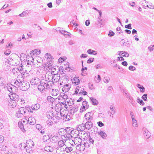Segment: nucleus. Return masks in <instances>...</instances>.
<instances>
[{"label":"nucleus","instance_id":"37","mask_svg":"<svg viewBox=\"0 0 154 154\" xmlns=\"http://www.w3.org/2000/svg\"><path fill=\"white\" fill-rule=\"evenodd\" d=\"M18 111L20 112V115L22 114V115H23V114H25L26 112L24 107H21V108H19V110Z\"/></svg>","mask_w":154,"mask_h":154},{"label":"nucleus","instance_id":"5","mask_svg":"<svg viewBox=\"0 0 154 154\" xmlns=\"http://www.w3.org/2000/svg\"><path fill=\"white\" fill-rule=\"evenodd\" d=\"M20 87L22 90L26 91L29 88V84L28 82H24L21 84V85H20Z\"/></svg>","mask_w":154,"mask_h":154},{"label":"nucleus","instance_id":"63","mask_svg":"<svg viewBox=\"0 0 154 154\" xmlns=\"http://www.w3.org/2000/svg\"><path fill=\"white\" fill-rule=\"evenodd\" d=\"M54 82L52 81L49 82H47L48 84H49V87L51 88V87H52L53 85H54Z\"/></svg>","mask_w":154,"mask_h":154},{"label":"nucleus","instance_id":"55","mask_svg":"<svg viewBox=\"0 0 154 154\" xmlns=\"http://www.w3.org/2000/svg\"><path fill=\"white\" fill-rule=\"evenodd\" d=\"M129 99L130 100L129 102L133 105L134 102V100H133V98L132 97H129Z\"/></svg>","mask_w":154,"mask_h":154},{"label":"nucleus","instance_id":"64","mask_svg":"<svg viewBox=\"0 0 154 154\" xmlns=\"http://www.w3.org/2000/svg\"><path fill=\"white\" fill-rule=\"evenodd\" d=\"M16 116H17L18 118H19L21 117L23 115L22 114L20 115V112L19 111H18L16 113Z\"/></svg>","mask_w":154,"mask_h":154},{"label":"nucleus","instance_id":"13","mask_svg":"<svg viewBox=\"0 0 154 154\" xmlns=\"http://www.w3.org/2000/svg\"><path fill=\"white\" fill-rule=\"evenodd\" d=\"M78 133L76 134L75 135V137H73V138H74V140H72V141H73L74 142V143L77 145H77L78 144H77V141H78L79 143H80V142H82L81 139L80 138V137H78Z\"/></svg>","mask_w":154,"mask_h":154},{"label":"nucleus","instance_id":"4","mask_svg":"<svg viewBox=\"0 0 154 154\" xmlns=\"http://www.w3.org/2000/svg\"><path fill=\"white\" fill-rule=\"evenodd\" d=\"M83 128H82V131L84 130L85 129L89 130L93 127V124L91 121L87 122L85 125H82Z\"/></svg>","mask_w":154,"mask_h":154},{"label":"nucleus","instance_id":"59","mask_svg":"<svg viewBox=\"0 0 154 154\" xmlns=\"http://www.w3.org/2000/svg\"><path fill=\"white\" fill-rule=\"evenodd\" d=\"M97 123L98 125L100 127L103 126L104 125V124L101 121L98 122Z\"/></svg>","mask_w":154,"mask_h":154},{"label":"nucleus","instance_id":"22","mask_svg":"<svg viewBox=\"0 0 154 154\" xmlns=\"http://www.w3.org/2000/svg\"><path fill=\"white\" fill-rule=\"evenodd\" d=\"M78 110V107H73L70 110V113L71 114L73 115L75 114V113L77 112Z\"/></svg>","mask_w":154,"mask_h":154},{"label":"nucleus","instance_id":"56","mask_svg":"<svg viewBox=\"0 0 154 154\" xmlns=\"http://www.w3.org/2000/svg\"><path fill=\"white\" fill-rule=\"evenodd\" d=\"M128 69L132 71H134L136 70L135 67L132 66H129Z\"/></svg>","mask_w":154,"mask_h":154},{"label":"nucleus","instance_id":"62","mask_svg":"<svg viewBox=\"0 0 154 154\" xmlns=\"http://www.w3.org/2000/svg\"><path fill=\"white\" fill-rule=\"evenodd\" d=\"M36 128L38 130H41L42 126L40 124H37L36 125Z\"/></svg>","mask_w":154,"mask_h":154},{"label":"nucleus","instance_id":"40","mask_svg":"<svg viewBox=\"0 0 154 154\" xmlns=\"http://www.w3.org/2000/svg\"><path fill=\"white\" fill-rule=\"evenodd\" d=\"M15 101H13L12 100H10L8 101V105H10V104L11 106H14L15 105L16 102Z\"/></svg>","mask_w":154,"mask_h":154},{"label":"nucleus","instance_id":"50","mask_svg":"<svg viewBox=\"0 0 154 154\" xmlns=\"http://www.w3.org/2000/svg\"><path fill=\"white\" fill-rule=\"evenodd\" d=\"M33 109L32 107V106L31 107L29 106L28 107L27 110L29 112H30L31 113H32L33 112Z\"/></svg>","mask_w":154,"mask_h":154},{"label":"nucleus","instance_id":"39","mask_svg":"<svg viewBox=\"0 0 154 154\" xmlns=\"http://www.w3.org/2000/svg\"><path fill=\"white\" fill-rule=\"evenodd\" d=\"M59 31L60 32L63 34L64 35H69L68 34L69 33V32L65 30H59Z\"/></svg>","mask_w":154,"mask_h":154},{"label":"nucleus","instance_id":"31","mask_svg":"<svg viewBox=\"0 0 154 154\" xmlns=\"http://www.w3.org/2000/svg\"><path fill=\"white\" fill-rule=\"evenodd\" d=\"M47 100L48 102H50L52 103H53L55 100L54 99L50 96L48 97Z\"/></svg>","mask_w":154,"mask_h":154},{"label":"nucleus","instance_id":"43","mask_svg":"<svg viewBox=\"0 0 154 154\" xmlns=\"http://www.w3.org/2000/svg\"><path fill=\"white\" fill-rule=\"evenodd\" d=\"M52 66L50 64H45L44 65V68L45 67H47L48 68H47V70H49L51 68Z\"/></svg>","mask_w":154,"mask_h":154},{"label":"nucleus","instance_id":"61","mask_svg":"<svg viewBox=\"0 0 154 154\" xmlns=\"http://www.w3.org/2000/svg\"><path fill=\"white\" fill-rule=\"evenodd\" d=\"M114 33L112 31H110L108 34V35L109 36H112L114 35Z\"/></svg>","mask_w":154,"mask_h":154},{"label":"nucleus","instance_id":"2","mask_svg":"<svg viewBox=\"0 0 154 154\" xmlns=\"http://www.w3.org/2000/svg\"><path fill=\"white\" fill-rule=\"evenodd\" d=\"M65 131L66 133V134L68 138H69L70 137H74L75 135L77 134H79L78 131H74L73 129L72 128L70 127H67L65 129Z\"/></svg>","mask_w":154,"mask_h":154},{"label":"nucleus","instance_id":"34","mask_svg":"<svg viewBox=\"0 0 154 154\" xmlns=\"http://www.w3.org/2000/svg\"><path fill=\"white\" fill-rule=\"evenodd\" d=\"M38 89L41 91H45V87L43 86V85L42 84H40L38 85Z\"/></svg>","mask_w":154,"mask_h":154},{"label":"nucleus","instance_id":"36","mask_svg":"<svg viewBox=\"0 0 154 154\" xmlns=\"http://www.w3.org/2000/svg\"><path fill=\"white\" fill-rule=\"evenodd\" d=\"M87 52L88 54H93V52H95V53L94 54V55H96L97 54V52L96 51L94 50H92L91 49H88L87 51Z\"/></svg>","mask_w":154,"mask_h":154},{"label":"nucleus","instance_id":"38","mask_svg":"<svg viewBox=\"0 0 154 154\" xmlns=\"http://www.w3.org/2000/svg\"><path fill=\"white\" fill-rule=\"evenodd\" d=\"M61 112L60 113L59 112H58V113H56L55 115V118L58 120L60 119L61 116Z\"/></svg>","mask_w":154,"mask_h":154},{"label":"nucleus","instance_id":"11","mask_svg":"<svg viewBox=\"0 0 154 154\" xmlns=\"http://www.w3.org/2000/svg\"><path fill=\"white\" fill-rule=\"evenodd\" d=\"M142 131L144 137L146 139H148L150 136L149 132L145 128H143Z\"/></svg>","mask_w":154,"mask_h":154},{"label":"nucleus","instance_id":"8","mask_svg":"<svg viewBox=\"0 0 154 154\" xmlns=\"http://www.w3.org/2000/svg\"><path fill=\"white\" fill-rule=\"evenodd\" d=\"M4 140V137L0 135V149L2 151H5L6 150V146L3 145L2 143Z\"/></svg>","mask_w":154,"mask_h":154},{"label":"nucleus","instance_id":"26","mask_svg":"<svg viewBox=\"0 0 154 154\" xmlns=\"http://www.w3.org/2000/svg\"><path fill=\"white\" fill-rule=\"evenodd\" d=\"M90 99L93 105H96L98 104V101L94 97H90Z\"/></svg>","mask_w":154,"mask_h":154},{"label":"nucleus","instance_id":"28","mask_svg":"<svg viewBox=\"0 0 154 154\" xmlns=\"http://www.w3.org/2000/svg\"><path fill=\"white\" fill-rule=\"evenodd\" d=\"M62 106L60 104H57L55 106V109L57 112L58 111H61L62 110Z\"/></svg>","mask_w":154,"mask_h":154},{"label":"nucleus","instance_id":"49","mask_svg":"<svg viewBox=\"0 0 154 154\" xmlns=\"http://www.w3.org/2000/svg\"><path fill=\"white\" fill-rule=\"evenodd\" d=\"M94 58H90L88 60L87 63H90L94 61Z\"/></svg>","mask_w":154,"mask_h":154},{"label":"nucleus","instance_id":"33","mask_svg":"<svg viewBox=\"0 0 154 154\" xmlns=\"http://www.w3.org/2000/svg\"><path fill=\"white\" fill-rule=\"evenodd\" d=\"M80 80L77 78H75L73 79L72 83L76 85H78L80 83Z\"/></svg>","mask_w":154,"mask_h":154},{"label":"nucleus","instance_id":"23","mask_svg":"<svg viewBox=\"0 0 154 154\" xmlns=\"http://www.w3.org/2000/svg\"><path fill=\"white\" fill-rule=\"evenodd\" d=\"M74 99L71 98H69L68 99H67V100L66 102H67L69 106H71L74 104Z\"/></svg>","mask_w":154,"mask_h":154},{"label":"nucleus","instance_id":"18","mask_svg":"<svg viewBox=\"0 0 154 154\" xmlns=\"http://www.w3.org/2000/svg\"><path fill=\"white\" fill-rule=\"evenodd\" d=\"M85 117L87 121H90L93 120V117L91 115H90V113H87L85 116Z\"/></svg>","mask_w":154,"mask_h":154},{"label":"nucleus","instance_id":"53","mask_svg":"<svg viewBox=\"0 0 154 154\" xmlns=\"http://www.w3.org/2000/svg\"><path fill=\"white\" fill-rule=\"evenodd\" d=\"M47 123L49 125H52L53 122L50 120H48L47 121Z\"/></svg>","mask_w":154,"mask_h":154},{"label":"nucleus","instance_id":"12","mask_svg":"<svg viewBox=\"0 0 154 154\" xmlns=\"http://www.w3.org/2000/svg\"><path fill=\"white\" fill-rule=\"evenodd\" d=\"M61 78L60 77V75L59 74H54V75L52 76V78L51 80L52 81L54 82H56Z\"/></svg>","mask_w":154,"mask_h":154},{"label":"nucleus","instance_id":"27","mask_svg":"<svg viewBox=\"0 0 154 154\" xmlns=\"http://www.w3.org/2000/svg\"><path fill=\"white\" fill-rule=\"evenodd\" d=\"M59 133L61 135L64 136V137L65 135H66V137H67V135L66 134L65 129H63L62 128L60 129L59 130Z\"/></svg>","mask_w":154,"mask_h":154},{"label":"nucleus","instance_id":"9","mask_svg":"<svg viewBox=\"0 0 154 154\" xmlns=\"http://www.w3.org/2000/svg\"><path fill=\"white\" fill-rule=\"evenodd\" d=\"M30 52L31 53L30 54V55L31 57H30V58L33 60L34 59L32 57V55H34L35 54L37 55H38L41 53V51L40 50H38V49H35L32 51H31Z\"/></svg>","mask_w":154,"mask_h":154},{"label":"nucleus","instance_id":"21","mask_svg":"<svg viewBox=\"0 0 154 154\" xmlns=\"http://www.w3.org/2000/svg\"><path fill=\"white\" fill-rule=\"evenodd\" d=\"M83 110H82V111H84L85 109H86L88 107V102L86 101H84L82 103Z\"/></svg>","mask_w":154,"mask_h":154},{"label":"nucleus","instance_id":"60","mask_svg":"<svg viewBox=\"0 0 154 154\" xmlns=\"http://www.w3.org/2000/svg\"><path fill=\"white\" fill-rule=\"evenodd\" d=\"M122 92L123 93L125 94H124L125 95H126L128 94V93L126 90L125 89H122Z\"/></svg>","mask_w":154,"mask_h":154},{"label":"nucleus","instance_id":"16","mask_svg":"<svg viewBox=\"0 0 154 154\" xmlns=\"http://www.w3.org/2000/svg\"><path fill=\"white\" fill-rule=\"evenodd\" d=\"M40 82L39 79L37 77H35L32 79L30 83L32 85H37Z\"/></svg>","mask_w":154,"mask_h":154},{"label":"nucleus","instance_id":"3","mask_svg":"<svg viewBox=\"0 0 154 154\" xmlns=\"http://www.w3.org/2000/svg\"><path fill=\"white\" fill-rule=\"evenodd\" d=\"M25 75V74H23V75H19L17 78L16 81L14 82V84L15 85H16L18 87H20V85H21V84H22L24 82V76Z\"/></svg>","mask_w":154,"mask_h":154},{"label":"nucleus","instance_id":"46","mask_svg":"<svg viewBox=\"0 0 154 154\" xmlns=\"http://www.w3.org/2000/svg\"><path fill=\"white\" fill-rule=\"evenodd\" d=\"M62 98H63L64 100L66 101L65 102H66V101L67 100V99H68L67 95L65 94H63V95H62Z\"/></svg>","mask_w":154,"mask_h":154},{"label":"nucleus","instance_id":"54","mask_svg":"<svg viewBox=\"0 0 154 154\" xmlns=\"http://www.w3.org/2000/svg\"><path fill=\"white\" fill-rule=\"evenodd\" d=\"M125 27L126 28L131 29H132L131 24V23H130L128 25H126L125 26Z\"/></svg>","mask_w":154,"mask_h":154},{"label":"nucleus","instance_id":"29","mask_svg":"<svg viewBox=\"0 0 154 154\" xmlns=\"http://www.w3.org/2000/svg\"><path fill=\"white\" fill-rule=\"evenodd\" d=\"M50 136L45 135L43 136V142L46 143V142H48L50 138Z\"/></svg>","mask_w":154,"mask_h":154},{"label":"nucleus","instance_id":"24","mask_svg":"<svg viewBox=\"0 0 154 154\" xmlns=\"http://www.w3.org/2000/svg\"><path fill=\"white\" fill-rule=\"evenodd\" d=\"M98 134L100 135L101 137L103 139H105L107 137V135L106 134L104 131H100L98 132Z\"/></svg>","mask_w":154,"mask_h":154},{"label":"nucleus","instance_id":"48","mask_svg":"<svg viewBox=\"0 0 154 154\" xmlns=\"http://www.w3.org/2000/svg\"><path fill=\"white\" fill-rule=\"evenodd\" d=\"M142 98L144 101H146L147 100V94H144L142 96Z\"/></svg>","mask_w":154,"mask_h":154},{"label":"nucleus","instance_id":"20","mask_svg":"<svg viewBox=\"0 0 154 154\" xmlns=\"http://www.w3.org/2000/svg\"><path fill=\"white\" fill-rule=\"evenodd\" d=\"M81 142H80V143L78 144L76 149L79 148L80 150H83L85 148V146L84 143H82Z\"/></svg>","mask_w":154,"mask_h":154},{"label":"nucleus","instance_id":"42","mask_svg":"<svg viewBox=\"0 0 154 154\" xmlns=\"http://www.w3.org/2000/svg\"><path fill=\"white\" fill-rule=\"evenodd\" d=\"M65 151L67 152H69L73 150V149L72 147H66L65 149Z\"/></svg>","mask_w":154,"mask_h":154},{"label":"nucleus","instance_id":"51","mask_svg":"<svg viewBox=\"0 0 154 154\" xmlns=\"http://www.w3.org/2000/svg\"><path fill=\"white\" fill-rule=\"evenodd\" d=\"M110 109L111 110V112H110V114L112 115H113L115 114V111L114 110V109L113 108V107H110Z\"/></svg>","mask_w":154,"mask_h":154},{"label":"nucleus","instance_id":"17","mask_svg":"<svg viewBox=\"0 0 154 154\" xmlns=\"http://www.w3.org/2000/svg\"><path fill=\"white\" fill-rule=\"evenodd\" d=\"M46 115L47 118L49 119H52L54 115L53 112L51 111H47L46 113Z\"/></svg>","mask_w":154,"mask_h":154},{"label":"nucleus","instance_id":"10","mask_svg":"<svg viewBox=\"0 0 154 154\" xmlns=\"http://www.w3.org/2000/svg\"><path fill=\"white\" fill-rule=\"evenodd\" d=\"M40 83L42 84L43 86L45 87V89H51V88L49 87V84H48L47 82L46 81L44 80V79L41 80L40 81Z\"/></svg>","mask_w":154,"mask_h":154},{"label":"nucleus","instance_id":"58","mask_svg":"<svg viewBox=\"0 0 154 154\" xmlns=\"http://www.w3.org/2000/svg\"><path fill=\"white\" fill-rule=\"evenodd\" d=\"M148 49L150 51H152L154 49V45H151L148 47Z\"/></svg>","mask_w":154,"mask_h":154},{"label":"nucleus","instance_id":"25","mask_svg":"<svg viewBox=\"0 0 154 154\" xmlns=\"http://www.w3.org/2000/svg\"><path fill=\"white\" fill-rule=\"evenodd\" d=\"M44 150L48 152H52L53 151V149L50 146H46L44 148Z\"/></svg>","mask_w":154,"mask_h":154},{"label":"nucleus","instance_id":"14","mask_svg":"<svg viewBox=\"0 0 154 154\" xmlns=\"http://www.w3.org/2000/svg\"><path fill=\"white\" fill-rule=\"evenodd\" d=\"M8 90L11 93L14 92L17 87L11 84H8Z\"/></svg>","mask_w":154,"mask_h":154},{"label":"nucleus","instance_id":"19","mask_svg":"<svg viewBox=\"0 0 154 154\" xmlns=\"http://www.w3.org/2000/svg\"><path fill=\"white\" fill-rule=\"evenodd\" d=\"M28 122L31 125H34L35 123V120L34 118L30 117L28 120Z\"/></svg>","mask_w":154,"mask_h":154},{"label":"nucleus","instance_id":"41","mask_svg":"<svg viewBox=\"0 0 154 154\" xmlns=\"http://www.w3.org/2000/svg\"><path fill=\"white\" fill-rule=\"evenodd\" d=\"M137 102L141 105L143 106L144 104V103L143 102L142 100L140 99L139 97L137 98Z\"/></svg>","mask_w":154,"mask_h":154},{"label":"nucleus","instance_id":"7","mask_svg":"<svg viewBox=\"0 0 154 154\" xmlns=\"http://www.w3.org/2000/svg\"><path fill=\"white\" fill-rule=\"evenodd\" d=\"M9 96L10 99L13 101H18L19 100V95L17 94L14 93V92L11 93V95H9Z\"/></svg>","mask_w":154,"mask_h":154},{"label":"nucleus","instance_id":"6","mask_svg":"<svg viewBox=\"0 0 154 154\" xmlns=\"http://www.w3.org/2000/svg\"><path fill=\"white\" fill-rule=\"evenodd\" d=\"M84 90V88L82 86H77L75 89L74 94H78L79 92V94H82V93Z\"/></svg>","mask_w":154,"mask_h":154},{"label":"nucleus","instance_id":"1","mask_svg":"<svg viewBox=\"0 0 154 154\" xmlns=\"http://www.w3.org/2000/svg\"><path fill=\"white\" fill-rule=\"evenodd\" d=\"M30 143H28V141L26 142L27 144L23 143L22 145L24 146V148L26 150V151L28 153H31L32 152V150L34 146V143L32 140L29 141Z\"/></svg>","mask_w":154,"mask_h":154},{"label":"nucleus","instance_id":"44","mask_svg":"<svg viewBox=\"0 0 154 154\" xmlns=\"http://www.w3.org/2000/svg\"><path fill=\"white\" fill-rule=\"evenodd\" d=\"M64 145V142L62 140L59 141L58 143V145L59 146L62 147Z\"/></svg>","mask_w":154,"mask_h":154},{"label":"nucleus","instance_id":"32","mask_svg":"<svg viewBox=\"0 0 154 154\" xmlns=\"http://www.w3.org/2000/svg\"><path fill=\"white\" fill-rule=\"evenodd\" d=\"M18 125L19 127L20 128V129L23 132H24L25 131V130L23 127V124L22 122H19L18 123Z\"/></svg>","mask_w":154,"mask_h":154},{"label":"nucleus","instance_id":"35","mask_svg":"<svg viewBox=\"0 0 154 154\" xmlns=\"http://www.w3.org/2000/svg\"><path fill=\"white\" fill-rule=\"evenodd\" d=\"M37 62L35 63V64L34 63L35 66L36 67L40 68L41 66L42 65V63L40 61H38V60H37Z\"/></svg>","mask_w":154,"mask_h":154},{"label":"nucleus","instance_id":"30","mask_svg":"<svg viewBox=\"0 0 154 154\" xmlns=\"http://www.w3.org/2000/svg\"><path fill=\"white\" fill-rule=\"evenodd\" d=\"M32 107L33 109L34 110H37L40 108V105L38 103H36L34 105H32Z\"/></svg>","mask_w":154,"mask_h":154},{"label":"nucleus","instance_id":"45","mask_svg":"<svg viewBox=\"0 0 154 154\" xmlns=\"http://www.w3.org/2000/svg\"><path fill=\"white\" fill-rule=\"evenodd\" d=\"M52 75H51L50 76H49L48 77H47L46 76V78H45L46 79L44 80L46 81H47V82H49L51 81V80H51V78H52Z\"/></svg>","mask_w":154,"mask_h":154},{"label":"nucleus","instance_id":"57","mask_svg":"<svg viewBox=\"0 0 154 154\" xmlns=\"http://www.w3.org/2000/svg\"><path fill=\"white\" fill-rule=\"evenodd\" d=\"M71 118L70 115L67 114L65 119V121H67L71 119Z\"/></svg>","mask_w":154,"mask_h":154},{"label":"nucleus","instance_id":"15","mask_svg":"<svg viewBox=\"0 0 154 154\" xmlns=\"http://www.w3.org/2000/svg\"><path fill=\"white\" fill-rule=\"evenodd\" d=\"M71 86V85L69 84H67L65 85L63 88V91L64 92H68Z\"/></svg>","mask_w":154,"mask_h":154},{"label":"nucleus","instance_id":"52","mask_svg":"<svg viewBox=\"0 0 154 154\" xmlns=\"http://www.w3.org/2000/svg\"><path fill=\"white\" fill-rule=\"evenodd\" d=\"M61 119H62L63 120H65V119L66 118V117L67 114H63V113L61 112Z\"/></svg>","mask_w":154,"mask_h":154},{"label":"nucleus","instance_id":"47","mask_svg":"<svg viewBox=\"0 0 154 154\" xmlns=\"http://www.w3.org/2000/svg\"><path fill=\"white\" fill-rule=\"evenodd\" d=\"M109 77H105L104 78L103 81L105 83H107L109 82Z\"/></svg>","mask_w":154,"mask_h":154}]
</instances>
